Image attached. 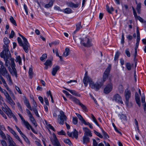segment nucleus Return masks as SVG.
<instances>
[{"label": "nucleus", "mask_w": 146, "mask_h": 146, "mask_svg": "<svg viewBox=\"0 0 146 146\" xmlns=\"http://www.w3.org/2000/svg\"><path fill=\"white\" fill-rule=\"evenodd\" d=\"M3 106L1 107L2 110L9 117V115L12 113L11 110L5 103H3Z\"/></svg>", "instance_id": "9"}, {"label": "nucleus", "mask_w": 146, "mask_h": 146, "mask_svg": "<svg viewBox=\"0 0 146 146\" xmlns=\"http://www.w3.org/2000/svg\"><path fill=\"white\" fill-rule=\"evenodd\" d=\"M141 3H139L137 4V7L136 8V10L137 11V13L139 14H140L141 13Z\"/></svg>", "instance_id": "28"}, {"label": "nucleus", "mask_w": 146, "mask_h": 146, "mask_svg": "<svg viewBox=\"0 0 146 146\" xmlns=\"http://www.w3.org/2000/svg\"><path fill=\"white\" fill-rule=\"evenodd\" d=\"M63 88L64 89H65L66 90L69 91L72 95H75L76 96H79V97L80 96V94H79L78 93H77L74 90H70L69 89H68V88H65L64 87Z\"/></svg>", "instance_id": "19"}, {"label": "nucleus", "mask_w": 146, "mask_h": 146, "mask_svg": "<svg viewBox=\"0 0 146 146\" xmlns=\"http://www.w3.org/2000/svg\"><path fill=\"white\" fill-rule=\"evenodd\" d=\"M64 142L65 143L68 144V145H69L70 146H71L72 144L70 141L69 139H64Z\"/></svg>", "instance_id": "39"}, {"label": "nucleus", "mask_w": 146, "mask_h": 146, "mask_svg": "<svg viewBox=\"0 0 146 146\" xmlns=\"http://www.w3.org/2000/svg\"><path fill=\"white\" fill-rule=\"evenodd\" d=\"M8 73V72L5 67L3 65L1 66L0 68V74L3 76L5 77Z\"/></svg>", "instance_id": "11"}, {"label": "nucleus", "mask_w": 146, "mask_h": 146, "mask_svg": "<svg viewBox=\"0 0 146 146\" xmlns=\"http://www.w3.org/2000/svg\"><path fill=\"white\" fill-rule=\"evenodd\" d=\"M110 66H109L106 69L104 72L102 77V80L101 82H96V83L99 84L100 87L98 88V90L101 88L103 85L104 83L108 78V75L110 71Z\"/></svg>", "instance_id": "4"}, {"label": "nucleus", "mask_w": 146, "mask_h": 146, "mask_svg": "<svg viewBox=\"0 0 146 146\" xmlns=\"http://www.w3.org/2000/svg\"><path fill=\"white\" fill-rule=\"evenodd\" d=\"M73 134V137H74L76 139H77L78 137V132L75 129H74Z\"/></svg>", "instance_id": "32"}, {"label": "nucleus", "mask_w": 146, "mask_h": 146, "mask_svg": "<svg viewBox=\"0 0 146 146\" xmlns=\"http://www.w3.org/2000/svg\"><path fill=\"white\" fill-rule=\"evenodd\" d=\"M135 19H137V20H139L140 22H141V23H143V19L140 16H137V15H135L134 16Z\"/></svg>", "instance_id": "40"}, {"label": "nucleus", "mask_w": 146, "mask_h": 146, "mask_svg": "<svg viewBox=\"0 0 146 146\" xmlns=\"http://www.w3.org/2000/svg\"><path fill=\"white\" fill-rule=\"evenodd\" d=\"M12 117L14 120L16 121H17V119L16 118V117H15V115H14V114L13 113H12L10 115H9V117Z\"/></svg>", "instance_id": "59"}, {"label": "nucleus", "mask_w": 146, "mask_h": 146, "mask_svg": "<svg viewBox=\"0 0 146 146\" xmlns=\"http://www.w3.org/2000/svg\"><path fill=\"white\" fill-rule=\"evenodd\" d=\"M80 43L85 47H90L92 45L89 39L86 37L83 38H80Z\"/></svg>", "instance_id": "6"}, {"label": "nucleus", "mask_w": 146, "mask_h": 146, "mask_svg": "<svg viewBox=\"0 0 146 146\" xmlns=\"http://www.w3.org/2000/svg\"><path fill=\"white\" fill-rule=\"evenodd\" d=\"M5 77L7 80L9 81V83L11 84L12 83L11 78L9 73L7 74V75H6Z\"/></svg>", "instance_id": "35"}, {"label": "nucleus", "mask_w": 146, "mask_h": 146, "mask_svg": "<svg viewBox=\"0 0 146 146\" xmlns=\"http://www.w3.org/2000/svg\"><path fill=\"white\" fill-rule=\"evenodd\" d=\"M54 140L52 143L54 146H61L60 143L58 141L57 139L55 134L53 135Z\"/></svg>", "instance_id": "14"}, {"label": "nucleus", "mask_w": 146, "mask_h": 146, "mask_svg": "<svg viewBox=\"0 0 146 146\" xmlns=\"http://www.w3.org/2000/svg\"><path fill=\"white\" fill-rule=\"evenodd\" d=\"M0 135L3 139H7V138L5 134L2 130L0 131Z\"/></svg>", "instance_id": "38"}, {"label": "nucleus", "mask_w": 146, "mask_h": 146, "mask_svg": "<svg viewBox=\"0 0 146 146\" xmlns=\"http://www.w3.org/2000/svg\"><path fill=\"white\" fill-rule=\"evenodd\" d=\"M86 74V73L83 79V82L85 86H88V82L91 88L94 89L96 90H98V88L100 87V86L97 84L96 83L94 84L91 78L87 76Z\"/></svg>", "instance_id": "3"}, {"label": "nucleus", "mask_w": 146, "mask_h": 146, "mask_svg": "<svg viewBox=\"0 0 146 146\" xmlns=\"http://www.w3.org/2000/svg\"><path fill=\"white\" fill-rule=\"evenodd\" d=\"M119 55L120 53L118 51H117L115 54L114 57V60L115 61L117 60L119 57Z\"/></svg>", "instance_id": "43"}, {"label": "nucleus", "mask_w": 146, "mask_h": 146, "mask_svg": "<svg viewBox=\"0 0 146 146\" xmlns=\"http://www.w3.org/2000/svg\"><path fill=\"white\" fill-rule=\"evenodd\" d=\"M16 104L19 110L21 111H22L23 110L20 104L18 102H17Z\"/></svg>", "instance_id": "57"}, {"label": "nucleus", "mask_w": 146, "mask_h": 146, "mask_svg": "<svg viewBox=\"0 0 146 146\" xmlns=\"http://www.w3.org/2000/svg\"><path fill=\"white\" fill-rule=\"evenodd\" d=\"M7 127L9 130L13 135H14L16 133V132L13 129L10 128V127L8 126Z\"/></svg>", "instance_id": "49"}, {"label": "nucleus", "mask_w": 146, "mask_h": 146, "mask_svg": "<svg viewBox=\"0 0 146 146\" xmlns=\"http://www.w3.org/2000/svg\"><path fill=\"white\" fill-rule=\"evenodd\" d=\"M76 114L78 118L82 122V123H84L86 121L83 119L81 115L76 113Z\"/></svg>", "instance_id": "25"}, {"label": "nucleus", "mask_w": 146, "mask_h": 146, "mask_svg": "<svg viewBox=\"0 0 146 146\" xmlns=\"http://www.w3.org/2000/svg\"><path fill=\"white\" fill-rule=\"evenodd\" d=\"M120 116V118L121 119H123V120H125L126 119V117L125 115L123 114H121L119 115Z\"/></svg>", "instance_id": "52"}, {"label": "nucleus", "mask_w": 146, "mask_h": 146, "mask_svg": "<svg viewBox=\"0 0 146 146\" xmlns=\"http://www.w3.org/2000/svg\"><path fill=\"white\" fill-rule=\"evenodd\" d=\"M45 66L44 68L45 69H47L48 67L50 68L52 65V62L50 60H47L44 63Z\"/></svg>", "instance_id": "16"}, {"label": "nucleus", "mask_w": 146, "mask_h": 146, "mask_svg": "<svg viewBox=\"0 0 146 146\" xmlns=\"http://www.w3.org/2000/svg\"><path fill=\"white\" fill-rule=\"evenodd\" d=\"M78 122V119L76 117H73L72 123L74 124H76Z\"/></svg>", "instance_id": "47"}, {"label": "nucleus", "mask_w": 146, "mask_h": 146, "mask_svg": "<svg viewBox=\"0 0 146 146\" xmlns=\"http://www.w3.org/2000/svg\"><path fill=\"white\" fill-rule=\"evenodd\" d=\"M94 132L96 135L97 136H98L100 138H103V136L99 133L97 132L95 130H94Z\"/></svg>", "instance_id": "48"}, {"label": "nucleus", "mask_w": 146, "mask_h": 146, "mask_svg": "<svg viewBox=\"0 0 146 146\" xmlns=\"http://www.w3.org/2000/svg\"><path fill=\"white\" fill-rule=\"evenodd\" d=\"M73 102H74L76 104H79L80 103H81L80 100L74 97V98H72V100Z\"/></svg>", "instance_id": "45"}, {"label": "nucleus", "mask_w": 146, "mask_h": 146, "mask_svg": "<svg viewBox=\"0 0 146 146\" xmlns=\"http://www.w3.org/2000/svg\"><path fill=\"white\" fill-rule=\"evenodd\" d=\"M54 1L55 0H50L48 4L45 5L44 6L45 7L47 8L52 6Z\"/></svg>", "instance_id": "24"}, {"label": "nucleus", "mask_w": 146, "mask_h": 146, "mask_svg": "<svg viewBox=\"0 0 146 146\" xmlns=\"http://www.w3.org/2000/svg\"><path fill=\"white\" fill-rule=\"evenodd\" d=\"M125 53L128 57H130L131 56L130 53L128 49H127L125 50Z\"/></svg>", "instance_id": "53"}, {"label": "nucleus", "mask_w": 146, "mask_h": 146, "mask_svg": "<svg viewBox=\"0 0 146 146\" xmlns=\"http://www.w3.org/2000/svg\"><path fill=\"white\" fill-rule=\"evenodd\" d=\"M3 50L0 53V56L1 58H4V60L5 61L6 63L9 62L8 59H10L11 61V66L13 70V72L11 73L12 74H14L15 77H17V70L15 67V65L14 62V59L13 58H11V54L8 48H3Z\"/></svg>", "instance_id": "1"}, {"label": "nucleus", "mask_w": 146, "mask_h": 146, "mask_svg": "<svg viewBox=\"0 0 146 146\" xmlns=\"http://www.w3.org/2000/svg\"><path fill=\"white\" fill-rule=\"evenodd\" d=\"M47 125L50 129L54 131H55V130L54 129V128L51 125H50V124H47Z\"/></svg>", "instance_id": "62"}, {"label": "nucleus", "mask_w": 146, "mask_h": 146, "mask_svg": "<svg viewBox=\"0 0 146 146\" xmlns=\"http://www.w3.org/2000/svg\"><path fill=\"white\" fill-rule=\"evenodd\" d=\"M66 4L69 7L72 8H76L78 7L79 6V5L78 4H75L71 2L67 3Z\"/></svg>", "instance_id": "20"}, {"label": "nucleus", "mask_w": 146, "mask_h": 146, "mask_svg": "<svg viewBox=\"0 0 146 146\" xmlns=\"http://www.w3.org/2000/svg\"><path fill=\"white\" fill-rule=\"evenodd\" d=\"M79 105L82 107V108L83 109V110L86 111V110H87V109L85 105H83L81 103H80Z\"/></svg>", "instance_id": "50"}, {"label": "nucleus", "mask_w": 146, "mask_h": 146, "mask_svg": "<svg viewBox=\"0 0 146 146\" xmlns=\"http://www.w3.org/2000/svg\"><path fill=\"white\" fill-rule=\"evenodd\" d=\"M63 12L67 14H70L72 13V10L69 8H66L64 10Z\"/></svg>", "instance_id": "34"}, {"label": "nucleus", "mask_w": 146, "mask_h": 146, "mask_svg": "<svg viewBox=\"0 0 146 146\" xmlns=\"http://www.w3.org/2000/svg\"><path fill=\"white\" fill-rule=\"evenodd\" d=\"M86 125H88L89 127L91 129H92L93 128V126L91 125L88 122H86V121L84 123Z\"/></svg>", "instance_id": "60"}, {"label": "nucleus", "mask_w": 146, "mask_h": 146, "mask_svg": "<svg viewBox=\"0 0 146 146\" xmlns=\"http://www.w3.org/2000/svg\"><path fill=\"white\" fill-rule=\"evenodd\" d=\"M107 10L108 12L110 14L112 13V12L114 11L113 8L112 7H111L110 8L108 5L106 6Z\"/></svg>", "instance_id": "36"}, {"label": "nucleus", "mask_w": 146, "mask_h": 146, "mask_svg": "<svg viewBox=\"0 0 146 146\" xmlns=\"http://www.w3.org/2000/svg\"><path fill=\"white\" fill-rule=\"evenodd\" d=\"M26 128L28 130H30V128L32 131L34 133L36 134H37V132L33 128L32 126L30 124H29V125H28L27 126Z\"/></svg>", "instance_id": "29"}, {"label": "nucleus", "mask_w": 146, "mask_h": 146, "mask_svg": "<svg viewBox=\"0 0 146 146\" xmlns=\"http://www.w3.org/2000/svg\"><path fill=\"white\" fill-rule=\"evenodd\" d=\"M20 134L25 140V141H26V140H28V139L26 136L22 132L20 133Z\"/></svg>", "instance_id": "58"}, {"label": "nucleus", "mask_w": 146, "mask_h": 146, "mask_svg": "<svg viewBox=\"0 0 146 146\" xmlns=\"http://www.w3.org/2000/svg\"><path fill=\"white\" fill-rule=\"evenodd\" d=\"M7 136L9 141L8 146H17L13 140L12 138L8 134L7 135Z\"/></svg>", "instance_id": "12"}, {"label": "nucleus", "mask_w": 146, "mask_h": 146, "mask_svg": "<svg viewBox=\"0 0 146 146\" xmlns=\"http://www.w3.org/2000/svg\"><path fill=\"white\" fill-rule=\"evenodd\" d=\"M102 132L104 137L106 138H109V136L107 133L104 130H102Z\"/></svg>", "instance_id": "56"}, {"label": "nucleus", "mask_w": 146, "mask_h": 146, "mask_svg": "<svg viewBox=\"0 0 146 146\" xmlns=\"http://www.w3.org/2000/svg\"><path fill=\"white\" fill-rule=\"evenodd\" d=\"M83 143H87L90 141L89 138L86 135H84L83 138Z\"/></svg>", "instance_id": "23"}, {"label": "nucleus", "mask_w": 146, "mask_h": 146, "mask_svg": "<svg viewBox=\"0 0 146 146\" xmlns=\"http://www.w3.org/2000/svg\"><path fill=\"white\" fill-rule=\"evenodd\" d=\"M60 69V67L59 66L56 65L55 67L53 68L52 71V74L53 76H55L57 71Z\"/></svg>", "instance_id": "17"}, {"label": "nucleus", "mask_w": 146, "mask_h": 146, "mask_svg": "<svg viewBox=\"0 0 146 146\" xmlns=\"http://www.w3.org/2000/svg\"><path fill=\"white\" fill-rule=\"evenodd\" d=\"M60 113L61 115H58L59 118L58 119V121L59 123L63 125L64 121H66L67 117L63 111H60Z\"/></svg>", "instance_id": "7"}, {"label": "nucleus", "mask_w": 146, "mask_h": 146, "mask_svg": "<svg viewBox=\"0 0 146 146\" xmlns=\"http://www.w3.org/2000/svg\"><path fill=\"white\" fill-rule=\"evenodd\" d=\"M9 19H10V20L11 22V23H12L15 26H17V24L16 22L14 20L13 17L12 16H11L10 17Z\"/></svg>", "instance_id": "33"}, {"label": "nucleus", "mask_w": 146, "mask_h": 146, "mask_svg": "<svg viewBox=\"0 0 146 146\" xmlns=\"http://www.w3.org/2000/svg\"><path fill=\"white\" fill-rule=\"evenodd\" d=\"M15 61L17 62H18L19 64H21V59L20 56H18L17 57Z\"/></svg>", "instance_id": "46"}, {"label": "nucleus", "mask_w": 146, "mask_h": 146, "mask_svg": "<svg viewBox=\"0 0 146 146\" xmlns=\"http://www.w3.org/2000/svg\"><path fill=\"white\" fill-rule=\"evenodd\" d=\"M32 110L34 112L36 115L38 117H39V115L38 114V111L36 108L33 107Z\"/></svg>", "instance_id": "41"}, {"label": "nucleus", "mask_w": 146, "mask_h": 146, "mask_svg": "<svg viewBox=\"0 0 146 146\" xmlns=\"http://www.w3.org/2000/svg\"><path fill=\"white\" fill-rule=\"evenodd\" d=\"M58 134L59 135H65L66 133L63 130L58 132Z\"/></svg>", "instance_id": "51"}, {"label": "nucleus", "mask_w": 146, "mask_h": 146, "mask_svg": "<svg viewBox=\"0 0 146 146\" xmlns=\"http://www.w3.org/2000/svg\"><path fill=\"white\" fill-rule=\"evenodd\" d=\"M1 143L3 146H8L5 141L4 140H2L1 141Z\"/></svg>", "instance_id": "61"}, {"label": "nucleus", "mask_w": 146, "mask_h": 146, "mask_svg": "<svg viewBox=\"0 0 146 146\" xmlns=\"http://www.w3.org/2000/svg\"><path fill=\"white\" fill-rule=\"evenodd\" d=\"M113 99L116 102L120 103L121 104H123V102L122 101L121 98L118 94H116L114 95L113 96Z\"/></svg>", "instance_id": "13"}, {"label": "nucleus", "mask_w": 146, "mask_h": 146, "mask_svg": "<svg viewBox=\"0 0 146 146\" xmlns=\"http://www.w3.org/2000/svg\"><path fill=\"white\" fill-rule=\"evenodd\" d=\"M84 131H85V135L89 136L90 137L92 136V133L90 131L87 127H84L83 128Z\"/></svg>", "instance_id": "15"}, {"label": "nucleus", "mask_w": 146, "mask_h": 146, "mask_svg": "<svg viewBox=\"0 0 146 146\" xmlns=\"http://www.w3.org/2000/svg\"><path fill=\"white\" fill-rule=\"evenodd\" d=\"M15 34V33L12 30L11 31L10 35L9 38H13Z\"/></svg>", "instance_id": "64"}, {"label": "nucleus", "mask_w": 146, "mask_h": 146, "mask_svg": "<svg viewBox=\"0 0 146 146\" xmlns=\"http://www.w3.org/2000/svg\"><path fill=\"white\" fill-rule=\"evenodd\" d=\"M47 55L46 54H44L42 55L40 58V59L41 61H43L45 59L47 58Z\"/></svg>", "instance_id": "42"}, {"label": "nucleus", "mask_w": 146, "mask_h": 146, "mask_svg": "<svg viewBox=\"0 0 146 146\" xmlns=\"http://www.w3.org/2000/svg\"><path fill=\"white\" fill-rule=\"evenodd\" d=\"M4 94L7 100V102L11 105L12 108L14 107V106L15 104V102H13L8 93L5 90H4Z\"/></svg>", "instance_id": "8"}, {"label": "nucleus", "mask_w": 146, "mask_h": 146, "mask_svg": "<svg viewBox=\"0 0 146 146\" xmlns=\"http://www.w3.org/2000/svg\"><path fill=\"white\" fill-rule=\"evenodd\" d=\"M29 117L31 122L35 127H36L37 126V124L35 119L33 116L32 115L31 116H30Z\"/></svg>", "instance_id": "22"}, {"label": "nucleus", "mask_w": 146, "mask_h": 146, "mask_svg": "<svg viewBox=\"0 0 146 146\" xmlns=\"http://www.w3.org/2000/svg\"><path fill=\"white\" fill-rule=\"evenodd\" d=\"M19 35L22 38L23 43L21 39L19 37H18L17 38L18 43L20 46L23 47L25 52L27 53L29 51L30 45L27 39L25 37L19 33Z\"/></svg>", "instance_id": "2"}, {"label": "nucleus", "mask_w": 146, "mask_h": 146, "mask_svg": "<svg viewBox=\"0 0 146 146\" xmlns=\"http://www.w3.org/2000/svg\"><path fill=\"white\" fill-rule=\"evenodd\" d=\"M4 42L5 44L3 46V48H8V44L10 42V41L7 37H5L4 39Z\"/></svg>", "instance_id": "21"}, {"label": "nucleus", "mask_w": 146, "mask_h": 146, "mask_svg": "<svg viewBox=\"0 0 146 146\" xmlns=\"http://www.w3.org/2000/svg\"><path fill=\"white\" fill-rule=\"evenodd\" d=\"M131 93L128 89L125 90V104L128 106L129 102V99L131 97Z\"/></svg>", "instance_id": "10"}, {"label": "nucleus", "mask_w": 146, "mask_h": 146, "mask_svg": "<svg viewBox=\"0 0 146 146\" xmlns=\"http://www.w3.org/2000/svg\"><path fill=\"white\" fill-rule=\"evenodd\" d=\"M135 100L136 103L138 104L139 107L141 106L140 101L139 94L137 92H135Z\"/></svg>", "instance_id": "18"}, {"label": "nucleus", "mask_w": 146, "mask_h": 146, "mask_svg": "<svg viewBox=\"0 0 146 146\" xmlns=\"http://www.w3.org/2000/svg\"><path fill=\"white\" fill-rule=\"evenodd\" d=\"M110 82L108 84L104 89V92L106 94H108L111 92L113 88V85L112 83L111 82V80L109 78Z\"/></svg>", "instance_id": "5"}, {"label": "nucleus", "mask_w": 146, "mask_h": 146, "mask_svg": "<svg viewBox=\"0 0 146 146\" xmlns=\"http://www.w3.org/2000/svg\"><path fill=\"white\" fill-rule=\"evenodd\" d=\"M20 118L21 120L22 121L23 123L25 125L26 127L28 125H29V122L27 121H25V119H24L23 117H21Z\"/></svg>", "instance_id": "30"}, {"label": "nucleus", "mask_w": 146, "mask_h": 146, "mask_svg": "<svg viewBox=\"0 0 146 146\" xmlns=\"http://www.w3.org/2000/svg\"><path fill=\"white\" fill-rule=\"evenodd\" d=\"M29 74L30 78H32L33 74V69L32 68H29Z\"/></svg>", "instance_id": "37"}, {"label": "nucleus", "mask_w": 146, "mask_h": 146, "mask_svg": "<svg viewBox=\"0 0 146 146\" xmlns=\"http://www.w3.org/2000/svg\"><path fill=\"white\" fill-rule=\"evenodd\" d=\"M0 114L5 119L7 118V117L4 113L0 109Z\"/></svg>", "instance_id": "63"}, {"label": "nucleus", "mask_w": 146, "mask_h": 146, "mask_svg": "<svg viewBox=\"0 0 146 146\" xmlns=\"http://www.w3.org/2000/svg\"><path fill=\"white\" fill-rule=\"evenodd\" d=\"M82 27V26L81 25V22L78 23L76 25V29L77 31H79L80 29Z\"/></svg>", "instance_id": "44"}, {"label": "nucleus", "mask_w": 146, "mask_h": 146, "mask_svg": "<svg viewBox=\"0 0 146 146\" xmlns=\"http://www.w3.org/2000/svg\"><path fill=\"white\" fill-rule=\"evenodd\" d=\"M70 50L69 48H66L65 49V51L63 53L64 56L66 57L68 56L70 54Z\"/></svg>", "instance_id": "26"}, {"label": "nucleus", "mask_w": 146, "mask_h": 146, "mask_svg": "<svg viewBox=\"0 0 146 146\" xmlns=\"http://www.w3.org/2000/svg\"><path fill=\"white\" fill-rule=\"evenodd\" d=\"M137 38L136 40V42H139L140 40V36L139 32L138 29V27L137 28Z\"/></svg>", "instance_id": "27"}, {"label": "nucleus", "mask_w": 146, "mask_h": 146, "mask_svg": "<svg viewBox=\"0 0 146 146\" xmlns=\"http://www.w3.org/2000/svg\"><path fill=\"white\" fill-rule=\"evenodd\" d=\"M20 118L21 120L22 121L23 123L25 125L26 127L28 125H29V122L27 121H25V119H24L23 117H21Z\"/></svg>", "instance_id": "31"}, {"label": "nucleus", "mask_w": 146, "mask_h": 146, "mask_svg": "<svg viewBox=\"0 0 146 146\" xmlns=\"http://www.w3.org/2000/svg\"><path fill=\"white\" fill-rule=\"evenodd\" d=\"M126 67L128 70H130L131 69V68L130 63L129 62H127L126 63Z\"/></svg>", "instance_id": "54"}, {"label": "nucleus", "mask_w": 146, "mask_h": 146, "mask_svg": "<svg viewBox=\"0 0 146 146\" xmlns=\"http://www.w3.org/2000/svg\"><path fill=\"white\" fill-rule=\"evenodd\" d=\"M112 125L113 126V127H114L115 131L117 132L118 133H120V134H121V132L119 131L117 129V128H116V127L115 126V125L114 124V123H112Z\"/></svg>", "instance_id": "55"}]
</instances>
